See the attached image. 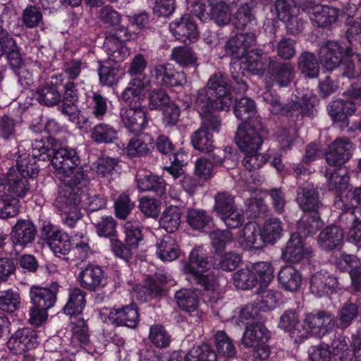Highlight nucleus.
I'll list each match as a JSON object with an SVG mask.
<instances>
[{
    "mask_svg": "<svg viewBox=\"0 0 361 361\" xmlns=\"http://www.w3.org/2000/svg\"><path fill=\"white\" fill-rule=\"evenodd\" d=\"M36 344V333L28 327L18 329L7 341L8 349L15 354L25 353L35 348Z\"/></svg>",
    "mask_w": 361,
    "mask_h": 361,
    "instance_id": "20",
    "label": "nucleus"
},
{
    "mask_svg": "<svg viewBox=\"0 0 361 361\" xmlns=\"http://www.w3.org/2000/svg\"><path fill=\"white\" fill-rule=\"evenodd\" d=\"M194 104L202 119L200 128H203V130H207V132L211 130L219 133L221 126V121L218 116L213 114V111L217 109L208 101L204 90L197 93L194 100Z\"/></svg>",
    "mask_w": 361,
    "mask_h": 361,
    "instance_id": "7",
    "label": "nucleus"
},
{
    "mask_svg": "<svg viewBox=\"0 0 361 361\" xmlns=\"http://www.w3.org/2000/svg\"><path fill=\"white\" fill-rule=\"evenodd\" d=\"M80 286L90 292L98 291L106 285L105 274L98 265L88 264L78 276Z\"/></svg>",
    "mask_w": 361,
    "mask_h": 361,
    "instance_id": "16",
    "label": "nucleus"
},
{
    "mask_svg": "<svg viewBox=\"0 0 361 361\" xmlns=\"http://www.w3.org/2000/svg\"><path fill=\"white\" fill-rule=\"evenodd\" d=\"M20 122L15 118L4 114L0 116V139L4 141L16 140Z\"/></svg>",
    "mask_w": 361,
    "mask_h": 361,
    "instance_id": "42",
    "label": "nucleus"
},
{
    "mask_svg": "<svg viewBox=\"0 0 361 361\" xmlns=\"http://www.w3.org/2000/svg\"><path fill=\"white\" fill-rule=\"evenodd\" d=\"M234 284L236 288L247 290L254 287L257 283V279L254 271L249 269H241L233 276Z\"/></svg>",
    "mask_w": 361,
    "mask_h": 361,
    "instance_id": "53",
    "label": "nucleus"
},
{
    "mask_svg": "<svg viewBox=\"0 0 361 361\" xmlns=\"http://www.w3.org/2000/svg\"><path fill=\"white\" fill-rule=\"evenodd\" d=\"M253 268L260 286L267 287L274 279V270L271 264L267 262H259L255 263Z\"/></svg>",
    "mask_w": 361,
    "mask_h": 361,
    "instance_id": "60",
    "label": "nucleus"
},
{
    "mask_svg": "<svg viewBox=\"0 0 361 361\" xmlns=\"http://www.w3.org/2000/svg\"><path fill=\"white\" fill-rule=\"evenodd\" d=\"M157 255L163 262H172L180 255L178 246L170 236L165 235L157 243Z\"/></svg>",
    "mask_w": 361,
    "mask_h": 361,
    "instance_id": "40",
    "label": "nucleus"
},
{
    "mask_svg": "<svg viewBox=\"0 0 361 361\" xmlns=\"http://www.w3.org/2000/svg\"><path fill=\"white\" fill-rule=\"evenodd\" d=\"M343 237L341 227H324L317 237V243L323 250H331L341 243Z\"/></svg>",
    "mask_w": 361,
    "mask_h": 361,
    "instance_id": "34",
    "label": "nucleus"
},
{
    "mask_svg": "<svg viewBox=\"0 0 361 361\" xmlns=\"http://www.w3.org/2000/svg\"><path fill=\"white\" fill-rule=\"evenodd\" d=\"M20 293L13 288L6 289L0 281V310L12 314L20 309Z\"/></svg>",
    "mask_w": 361,
    "mask_h": 361,
    "instance_id": "35",
    "label": "nucleus"
},
{
    "mask_svg": "<svg viewBox=\"0 0 361 361\" xmlns=\"http://www.w3.org/2000/svg\"><path fill=\"white\" fill-rule=\"evenodd\" d=\"M149 338L157 348H167L171 342V336L161 324H154L149 329Z\"/></svg>",
    "mask_w": 361,
    "mask_h": 361,
    "instance_id": "55",
    "label": "nucleus"
},
{
    "mask_svg": "<svg viewBox=\"0 0 361 361\" xmlns=\"http://www.w3.org/2000/svg\"><path fill=\"white\" fill-rule=\"evenodd\" d=\"M137 187L140 191H153L159 196L163 195L166 192L165 181L154 175H147L139 178Z\"/></svg>",
    "mask_w": 361,
    "mask_h": 361,
    "instance_id": "43",
    "label": "nucleus"
},
{
    "mask_svg": "<svg viewBox=\"0 0 361 361\" xmlns=\"http://www.w3.org/2000/svg\"><path fill=\"white\" fill-rule=\"evenodd\" d=\"M210 7V16L215 23L224 26L231 21L232 7L235 6L239 0H207Z\"/></svg>",
    "mask_w": 361,
    "mask_h": 361,
    "instance_id": "25",
    "label": "nucleus"
},
{
    "mask_svg": "<svg viewBox=\"0 0 361 361\" xmlns=\"http://www.w3.org/2000/svg\"><path fill=\"white\" fill-rule=\"evenodd\" d=\"M255 4L253 1L240 5L234 15V25L238 30H243L256 24V17L253 11Z\"/></svg>",
    "mask_w": 361,
    "mask_h": 361,
    "instance_id": "36",
    "label": "nucleus"
},
{
    "mask_svg": "<svg viewBox=\"0 0 361 361\" xmlns=\"http://www.w3.org/2000/svg\"><path fill=\"white\" fill-rule=\"evenodd\" d=\"M147 57L140 53L135 54L128 63L127 73L130 76L146 75L145 71L147 67Z\"/></svg>",
    "mask_w": 361,
    "mask_h": 361,
    "instance_id": "64",
    "label": "nucleus"
},
{
    "mask_svg": "<svg viewBox=\"0 0 361 361\" xmlns=\"http://www.w3.org/2000/svg\"><path fill=\"white\" fill-rule=\"evenodd\" d=\"M175 299L180 309L190 314L196 312V315L198 314L199 298L195 291L180 289L176 293Z\"/></svg>",
    "mask_w": 361,
    "mask_h": 361,
    "instance_id": "37",
    "label": "nucleus"
},
{
    "mask_svg": "<svg viewBox=\"0 0 361 361\" xmlns=\"http://www.w3.org/2000/svg\"><path fill=\"white\" fill-rule=\"evenodd\" d=\"M4 178L13 197H23L30 190L28 178L19 171L10 169Z\"/></svg>",
    "mask_w": 361,
    "mask_h": 361,
    "instance_id": "30",
    "label": "nucleus"
},
{
    "mask_svg": "<svg viewBox=\"0 0 361 361\" xmlns=\"http://www.w3.org/2000/svg\"><path fill=\"white\" fill-rule=\"evenodd\" d=\"M21 22L28 29L43 25V14L41 8L35 5H28L22 12Z\"/></svg>",
    "mask_w": 361,
    "mask_h": 361,
    "instance_id": "49",
    "label": "nucleus"
},
{
    "mask_svg": "<svg viewBox=\"0 0 361 361\" xmlns=\"http://www.w3.org/2000/svg\"><path fill=\"white\" fill-rule=\"evenodd\" d=\"M267 74L280 87H285L294 78L295 67L290 62L280 61L276 56H271L268 63Z\"/></svg>",
    "mask_w": 361,
    "mask_h": 361,
    "instance_id": "17",
    "label": "nucleus"
},
{
    "mask_svg": "<svg viewBox=\"0 0 361 361\" xmlns=\"http://www.w3.org/2000/svg\"><path fill=\"white\" fill-rule=\"evenodd\" d=\"M51 159L56 173L61 177H69L80 164L76 149L68 147L54 148Z\"/></svg>",
    "mask_w": 361,
    "mask_h": 361,
    "instance_id": "6",
    "label": "nucleus"
},
{
    "mask_svg": "<svg viewBox=\"0 0 361 361\" xmlns=\"http://www.w3.org/2000/svg\"><path fill=\"white\" fill-rule=\"evenodd\" d=\"M315 227H298L297 232L293 233L286 247L282 250L281 258L288 262L295 264L302 259H310L313 257V250L306 246L302 240Z\"/></svg>",
    "mask_w": 361,
    "mask_h": 361,
    "instance_id": "3",
    "label": "nucleus"
},
{
    "mask_svg": "<svg viewBox=\"0 0 361 361\" xmlns=\"http://www.w3.org/2000/svg\"><path fill=\"white\" fill-rule=\"evenodd\" d=\"M137 305L131 303L124 306H114L109 309L108 319L116 326L135 328L139 322Z\"/></svg>",
    "mask_w": 361,
    "mask_h": 361,
    "instance_id": "13",
    "label": "nucleus"
},
{
    "mask_svg": "<svg viewBox=\"0 0 361 361\" xmlns=\"http://www.w3.org/2000/svg\"><path fill=\"white\" fill-rule=\"evenodd\" d=\"M63 75L55 74L45 85L39 86L35 91L34 96L42 105L51 107L57 105L61 101V94L59 87L63 85Z\"/></svg>",
    "mask_w": 361,
    "mask_h": 361,
    "instance_id": "10",
    "label": "nucleus"
},
{
    "mask_svg": "<svg viewBox=\"0 0 361 361\" xmlns=\"http://www.w3.org/2000/svg\"><path fill=\"white\" fill-rule=\"evenodd\" d=\"M253 55L247 56L243 62V68L252 74L262 75L268 72V63L271 56H269L262 49L252 51Z\"/></svg>",
    "mask_w": 361,
    "mask_h": 361,
    "instance_id": "28",
    "label": "nucleus"
},
{
    "mask_svg": "<svg viewBox=\"0 0 361 361\" xmlns=\"http://www.w3.org/2000/svg\"><path fill=\"white\" fill-rule=\"evenodd\" d=\"M35 235V227H13L11 238L14 245L25 247L34 240Z\"/></svg>",
    "mask_w": 361,
    "mask_h": 361,
    "instance_id": "52",
    "label": "nucleus"
},
{
    "mask_svg": "<svg viewBox=\"0 0 361 361\" xmlns=\"http://www.w3.org/2000/svg\"><path fill=\"white\" fill-rule=\"evenodd\" d=\"M61 178L62 177L61 176ZM63 183L70 185L72 188L86 194V188L89 183L87 175L81 166H78L69 177H63Z\"/></svg>",
    "mask_w": 361,
    "mask_h": 361,
    "instance_id": "50",
    "label": "nucleus"
},
{
    "mask_svg": "<svg viewBox=\"0 0 361 361\" xmlns=\"http://www.w3.org/2000/svg\"><path fill=\"white\" fill-rule=\"evenodd\" d=\"M334 317L331 314L326 311H319L317 313H308L306 314L302 324L304 332L300 335L297 334L299 341L302 342L307 338L310 333L317 330H326L333 324Z\"/></svg>",
    "mask_w": 361,
    "mask_h": 361,
    "instance_id": "19",
    "label": "nucleus"
},
{
    "mask_svg": "<svg viewBox=\"0 0 361 361\" xmlns=\"http://www.w3.org/2000/svg\"><path fill=\"white\" fill-rule=\"evenodd\" d=\"M214 209L221 215V219L226 226H229V221L235 222L237 226L242 224L244 216L240 211L235 208L234 196L228 192H221L215 196Z\"/></svg>",
    "mask_w": 361,
    "mask_h": 361,
    "instance_id": "9",
    "label": "nucleus"
},
{
    "mask_svg": "<svg viewBox=\"0 0 361 361\" xmlns=\"http://www.w3.org/2000/svg\"><path fill=\"white\" fill-rule=\"evenodd\" d=\"M357 313L358 309L355 304L350 303L343 307L337 316V327L344 329L349 326L352 321L357 317Z\"/></svg>",
    "mask_w": 361,
    "mask_h": 361,
    "instance_id": "59",
    "label": "nucleus"
},
{
    "mask_svg": "<svg viewBox=\"0 0 361 361\" xmlns=\"http://www.w3.org/2000/svg\"><path fill=\"white\" fill-rule=\"evenodd\" d=\"M134 207V202L126 193L120 195L114 202L115 214L116 217L120 219H126Z\"/></svg>",
    "mask_w": 361,
    "mask_h": 361,
    "instance_id": "63",
    "label": "nucleus"
},
{
    "mask_svg": "<svg viewBox=\"0 0 361 361\" xmlns=\"http://www.w3.org/2000/svg\"><path fill=\"white\" fill-rule=\"evenodd\" d=\"M129 106V109L121 111V121L130 132L138 133L143 130L147 125V112L142 106L141 103Z\"/></svg>",
    "mask_w": 361,
    "mask_h": 361,
    "instance_id": "18",
    "label": "nucleus"
},
{
    "mask_svg": "<svg viewBox=\"0 0 361 361\" xmlns=\"http://www.w3.org/2000/svg\"><path fill=\"white\" fill-rule=\"evenodd\" d=\"M89 107L92 115L97 120L102 121L108 111V99L99 91H93L90 96Z\"/></svg>",
    "mask_w": 361,
    "mask_h": 361,
    "instance_id": "48",
    "label": "nucleus"
},
{
    "mask_svg": "<svg viewBox=\"0 0 361 361\" xmlns=\"http://www.w3.org/2000/svg\"><path fill=\"white\" fill-rule=\"evenodd\" d=\"M104 48L109 59L115 62L122 61L129 53L123 41L110 35L105 38Z\"/></svg>",
    "mask_w": 361,
    "mask_h": 361,
    "instance_id": "38",
    "label": "nucleus"
},
{
    "mask_svg": "<svg viewBox=\"0 0 361 361\" xmlns=\"http://www.w3.org/2000/svg\"><path fill=\"white\" fill-rule=\"evenodd\" d=\"M215 341L219 356L232 357L235 355V348L231 339L224 331H218L216 333Z\"/></svg>",
    "mask_w": 361,
    "mask_h": 361,
    "instance_id": "54",
    "label": "nucleus"
},
{
    "mask_svg": "<svg viewBox=\"0 0 361 361\" xmlns=\"http://www.w3.org/2000/svg\"><path fill=\"white\" fill-rule=\"evenodd\" d=\"M296 202L305 212L317 210L321 206L317 188L308 183H305L298 188Z\"/></svg>",
    "mask_w": 361,
    "mask_h": 361,
    "instance_id": "26",
    "label": "nucleus"
},
{
    "mask_svg": "<svg viewBox=\"0 0 361 361\" xmlns=\"http://www.w3.org/2000/svg\"><path fill=\"white\" fill-rule=\"evenodd\" d=\"M255 104L252 99L248 97H243L235 101L234 114L238 120L247 121L255 113Z\"/></svg>",
    "mask_w": 361,
    "mask_h": 361,
    "instance_id": "58",
    "label": "nucleus"
},
{
    "mask_svg": "<svg viewBox=\"0 0 361 361\" xmlns=\"http://www.w3.org/2000/svg\"><path fill=\"white\" fill-rule=\"evenodd\" d=\"M240 261V255L235 252H229L224 255L219 253L214 255L212 257V265L215 269L232 271L238 267Z\"/></svg>",
    "mask_w": 361,
    "mask_h": 361,
    "instance_id": "45",
    "label": "nucleus"
},
{
    "mask_svg": "<svg viewBox=\"0 0 361 361\" xmlns=\"http://www.w3.org/2000/svg\"><path fill=\"white\" fill-rule=\"evenodd\" d=\"M278 281L282 288L288 291H296L302 283L300 273L292 265H286L278 273Z\"/></svg>",
    "mask_w": 361,
    "mask_h": 361,
    "instance_id": "33",
    "label": "nucleus"
},
{
    "mask_svg": "<svg viewBox=\"0 0 361 361\" xmlns=\"http://www.w3.org/2000/svg\"><path fill=\"white\" fill-rule=\"evenodd\" d=\"M270 338V334L262 323H252L247 326L242 338V343L246 347L265 344Z\"/></svg>",
    "mask_w": 361,
    "mask_h": 361,
    "instance_id": "27",
    "label": "nucleus"
},
{
    "mask_svg": "<svg viewBox=\"0 0 361 361\" xmlns=\"http://www.w3.org/2000/svg\"><path fill=\"white\" fill-rule=\"evenodd\" d=\"M267 135V130L262 123H241L235 135V142L239 149L245 154L257 152Z\"/></svg>",
    "mask_w": 361,
    "mask_h": 361,
    "instance_id": "4",
    "label": "nucleus"
},
{
    "mask_svg": "<svg viewBox=\"0 0 361 361\" xmlns=\"http://www.w3.org/2000/svg\"><path fill=\"white\" fill-rule=\"evenodd\" d=\"M169 27L171 35L177 40L184 43L196 42L199 37L197 25L188 14L175 19L169 24Z\"/></svg>",
    "mask_w": 361,
    "mask_h": 361,
    "instance_id": "11",
    "label": "nucleus"
},
{
    "mask_svg": "<svg viewBox=\"0 0 361 361\" xmlns=\"http://www.w3.org/2000/svg\"><path fill=\"white\" fill-rule=\"evenodd\" d=\"M91 138L97 143H111L117 139V131L113 126L101 123L91 130Z\"/></svg>",
    "mask_w": 361,
    "mask_h": 361,
    "instance_id": "44",
    "label": "nucleus"
},
{
    "mask_svg": "<svg viewBox=\"0 0 361 361\" xmlns=\"http://www.w3.org/2000/svg\"><path fill=\"white\" fill-rule=\"evenodd\" d=\"M86 293L80 288H74L70 291L68 302L63 307L66 314L75 316L81 314L86 305Z\"/></svg>",
    "mask_w": 361,
    "mask_h": 361,
    "instance_id": "39",
    "label": "nucleus"
},
{
    "mask_svg": "<svg viewBox=\"0 0 361 361\" xmlns=\"http://www.w3.org/2000/svg\"><path fill=\"white\" fill-rule=\"evenodd\" d=\"M86 195L64 183L60 187L56 202L57 207L64 212L65 224L73 226L80 220V214L77 206Z\"/></svg>",
    "mask_w": 361,
    "mask_h": 361,
    "instance_id": "5",
    "label": "nucleus"
},
{
    "mask_svg": "<svg viewBox=\"0 0 361 361\" xmlns=\"http://www.w3.org/2000/svg\"><path fill=\"white\" fill-rule=\"evenodd\" d=\"M353 149L354 145L348 138H337L329 145L326 161L330 166H340L350 159Z\"/></svg>",
    "mask_w": 361,
    "mask_h": 361,
    "instance_id": "14",
    "label": "nucleus"
},
{
    "mask_svg": "<svg viewBox=\"0 0 361 361\" xmlns=\"http://www.w3.org/2000/svg\"><path fill=\"white\" fill-rule=\"evenodd\" d=\"M152 76L161 85L181 86L186 82L183 72L176 71L171 64H157L151 71Z\"/></svg>",
    "mask_w": 361,
    "mask_h": 361,
    "instance_id": "22",
    "label": "nucleus"
},
{
    "mask_svg": "<svg viewBox=\"0 0 361 361\" xmlns=\"http://www.w3.org/2000/svg\"><path fill=\"white\" fill-rule=\"evenodd\" d=\"M128 86L121 94L123 101L128 106L141 103L146 93L151 88V81L147 75L130 76Z\"/></svg>",
    "mask_w": 361,
    "mask_h": 361,
    "instance_id": "12",
    "label": "nucleus"
},
{
    "mask_svg": "<svg viewBox=\"0 0 361 361\" xmlns=\"http://www.w3.org/2000/svg\"><path fill=\"white\" fill-rule=\"evenodd\" d=\"M338 286V279L327 272L317 271L310 279L311 292L317 297L335 292Z\"/></svg>",
    "mask_w": 361,
    "mask_h": 361,
    "instance_id": "23",
    "label": "nucleus"
},
{
    "mask_svg": "<svg viewBox=\"0 0 361 361\" xmlns=\"http://www.w3.org/2000/svg\"><path fill=\"white\" fill-rule=\"evenodd\" d=\"M120 69L118 67H113L101 64L98 69L99 82L102 85L112 86L119 80Z\"/></svg>",
    "mask_w": 361,
    "mask_h": 361,
    "instance_id": "61",
    "label": "nucleus"
},
{
    "mask_svg": "<svg viewBox=\"0 0 361 361\" xmlns=\"http://www.w3.org/2000/svg\"><path fill=\"white\" fill-rule=\"evenodd\" d=\"M298 67L303 74L310 78H315L319 74V66L317 58L310 51H304L300 54Z\"/></svg>",
    "mask_w": 361,
    "mask_h": 361,
    "instance_id": "41",
    "label": "nucleus"
},
{
    "mask_svg": "<svg viewBox=\"0 0 361 361\" xmlns=\"http://www.w3.org/2000/svg\"><path fill=\"white\" fill-rule=\"evenodd\" d=\"M35 158L26 155H21L17 160V168L10 169L12 171H19L23 176L32 178L39 173L38 167L36 166Z\"/></svg>",
    "mask_w": 361,
    "mask_h": 361,
    "instance_id": "57",
    "label": "nucleus"
},
{
    "mask_svg": "<svg viewBox=\"0 0 361 361\" xmlns=\"http://www.w3.org/2000/svg\"><path fill=\"white\" fill-rule=\"evenodd\" d=\"M345 98L338 99L328 105L329 114L334 121H345L348 116H351L356 111V104Z\"/></svg>",
    "mask_w": 361,
    "mask_h": 361,
    "instance_id": "32",
    "label": "nucleus"
},
{
    "mask_svg": "<svg viewBox=\"0 0 361 361\" xmlns=\"http://www.w3.org/2000/svg\"><path fill=\"white\" fill-rule=\"evenodd\" d=\"M255 44L256 35L255 33H239L227 40L224 50L227 55L240 59L245 57L248 49Z\"/></svg>",
    "mask_w": 361,
    "mask_h": 361,
    "instance_id": "15",
    "label": "nucleus"
},
{
    "mask_svg": "<svg viewBox=\"0 0 361 361\" xmlns=\"http://www.w3.org/2000/svg\"><path fill=\"white\" fill-rule=\"evenodd\" d=\"M213 136L203 128H198L191 135V143L194 148L202 152L208 153L214 149Z\"/></svg>",
    "mask_w": 361,
    "mask_h": 361,
    "instance_id": "47",
    "label": "nucleus"
},
{
    "mask_svg": "<svg viewBox=\"0 0 361 361\" xmlns=\"http://www.w3.org/2000/svg\"><path fill=\"white\" fill-rule=\"evenodd\" d=\"M204 90L207 97L218 110L228 111L233 104L230 92L231 86L224 75L220 73L212 74L209 78L207 85L200 89L197 93Z\"/></svg>",
    "mask_w": 361,
    "mask_h": 361,
    "instance_id": "2",
    "label": "nucleus"
},
{
    "mask_svg": "<svg viewBox=\"0 0 361 361\" xmlns=\"http://www.w3.org/2000/svg\"><path fill=\"white\" fill-rule=\"evenodd\" d=\"M296 42L290 37L281 38L276 44V51L279 57L284 60H290L296 54Z\"/></svg>",
    "mask_w": 361,
    "mask_h": 361,
    "instance_id": "62",
    "label": "nucleus"
},
{
    "mask_svg": "<svg viewBox=\"0 0 361 361\" xmlns=\"http://www.w3.org/2000/svg\"><path fill=\"white\" fill-rule=\"evenodd\" d=\"M310 20L319 27H324L335 23L338 11L328 6L316 5L309 11Z\"/></svg>",
    "mask_w": 361,
    "mask_h": 361,
    "instance_id": "31",
    "label": "nucleus"
},
{
    "mask_svg": "<svg viewBox=\"0 0 361 361\" xmlns=\"http://www.w3.org/2000/svg\"><path fill=\"white\" fill-rule=\"evenodd\" d=\"M152 139L148 135H140L131 138L126 147V152L128 156H145L149 152V145Z\"/></svg>",
    "mask_w": 361,
    "mask_h": 361,
    "instance_id": "46",
    "label": "nucleus"
},
{
    "mask_svg": "<svg viewBox=\"0 0 361 361\" xmlns=\"http://www.w3.org/2000/svg\"><path fill=\"white\" fill-rule=\"evenodd\" d=\"M43 234L50 249L56 256L66 255L71 250L69 235L57 227H42Z\"/></svg>",
    "mask_w": 361,
    "mask_h": 361,
    "instance_id": "21",
    "label": "nucleus"
},
{
    "mask_svg": "<svg viewBox=\"0 0 361 361\" xmlns=\"http://www.w3.org/2000/svg\"><path fill=\"white\" fill-rule=\"evenodd\" d=\"M171 59L181 66L194 65L197 61L196 54L188 47L173 48L171 53Z\"/></svg>",
    "mask_w": 361,
    "mask_h": 361,
    "instance_id": "56",
    "label": "nucleus"
},
{
    "mask_svg": "<svg viewBox=\"0 0 361 361\" xmlns=\"http://www.w3.org/2000/svg\"><path fill=\"white\" fill-rule=\"evenodd\" d=\"M214 254L223 253L226 245L233 240V235L229 229H216L209 235Z\"/></svg>",
    "mask_w": 361,
    "mask_h": 361,
    "instance_id": "51",
    "label": "nucleus"
},
{
    "mask_svg": "<svg viewBox=\"0 0 361 361\" xmlns=\"http://www.w3.org/2000/svg\"><path fill=\"white\" fill-rule=\"evenodd\" d=\"M58 285L52 284L50 287L32 286L30 288V302L42 309H50L56 301Z\"/></svg>",
    "mask_w": 361,
    "mask_h": 361,
    "instance_id": "24",
    "label": "nucleus"
},
{
    "mask_svg": "<svg viewBox=\"0 0 361 361\" xmlns=\"http://www.w3.org/2000/svg\"><path fill=\"white\" fill-rule=\"evenodd\" d=\"M350 47H343L340 42L334 40L324 42L319 49V58L321 63L329 71L339 67L346 56V50Z\"/></svg>",
    "mask_w": 361,
    "mask_h": 361,
    "instance_id": "8",
    "label": "nucleus"
},
{
    "mask_svg": "<svg viewBox=\"0 0 361 361\" xmlns=\"http://www.w3.org/2000/svg\"><path fill=\"white\" fill-rule=\"evenodd\" d=\"M340 72L343 77L355 79L361 76V55L353 49L346 50V56L340 64Z\"/></svg>",
    "mask_w": 361,
    "mask_h": 361,
    "instance_id": "29",
    "label": "nucleus"
},
{
    "mask_svg": "<svg viewBox=\"0 0 361 361\" xmlns=\"http://www.w3.org/2000/svg\"><path fill=\"white\" fill-rule=\"evenodd\" d=\"M209 269L207 258L200 248H194L189 257V263L185 266L186 274H191V279L200 285L204 290L211 292L209 301L216 303L221 298L218 290L219 282L214 274H204Z\"/></svg>",
    "mask_w": 361,
    "mask_h": 361,
    "instance_id": "1",
    "label": "nucleus"
}]
</instances>
